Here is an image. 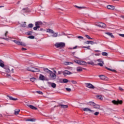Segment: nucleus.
Returning a JSON list of instances; mask_svg holds the SVG:
<instances>
[{
  "label": "nucleus",
  "instance_id": "49",
  "mask_svg": "<svg viewBox=\"0 0 124 124\" xmlns=\"http://www.w3.org/2000/svg\"><path fill=\"white\" fill-rule=\"evenodd\" d=\"M78 39H84V37H83L81 36H78Z\"/></svg>",
  "mask_w": 124,
  "mask_h": 124
},
{
  "label": "nucleus",
  "instance_id": "37",
  "mask_svg": "<svg viewBox=\"0 0 124 124\" xmlns=\"http://www.w3.org/2000/svg\"><path fill=\"white\" fill-rule=\"evenodd\" d=\"M75 7H76L77 8H78V9H83V8H85V7H79L78 6H75Z\"/></svg>",
  "mask_w": 124,
  "mask_h": 124
},
{
  "label": "nucleus",
  "instance_id": "26",
  "mask_svg": "<svg viewBox=\"0 0 124 124\" xmlns=\"http://www.w3.org/2000/svg\"><path fill=\"white\" fill-rule=\"evenodd\" d=\"M27 122H35V119L33 118L28 119L26 120Z\"/></svg>",
  "mask_w": 124,
  "mask_h": 124
},
{
  "label": "nucleus",
  "instance_id": "57",
  "mask_svg": "<svg viewBox=\"0 0 124 124\" xmlns=\"http://www.w3.org/2000/svg\"><path fill=\"white\" fill-rule=\"evenodd\" d=\"M120 36H122V37H124V34H119Z\"/></svg>",
  "mask_w": 124,
  "mask_h": 124
},
{
  "label": "nucleus",
  "instance_id": "33",
  "mask_svg": "<svg viewBox=\"0 0 124 124\" xmlns=\"http://www.w3.org/2000/svg\"><path fill=\"white\" fill-rule=\"evenodd\" d=\"M53 34L52 35V37H57L58 36V33H53Z\"/></svg>",
  "mask_w": 124,
  "mask_h": 124
},
{
  "label": "nucleus",
  "instance_id": "11",
  "mask_svg": "<svg viewBox=\"0 0 124 124\" xmlns=\"http://www.w3.org/2000/svg\"><path fill=\"white\" fill-rule=\"evenodd\" d=\"M63 75H70L72 74V73L69 72L68 70H65L62 72Z\"/></svg>",
  "mask_w": 124,
  "mask_h": 124
},
{
  "label": "nucleus",
  "instance_id": "30",
  "mask_svg": "<svg viewBox=\"0 0 124 124\" xmlns=\"http://www.w3.org/2000/svg\"><path fill=\"white\" fill-rule=\"evenodd\" d=\"M21 27H22V28H26V27H27V24H26V22L22 23V24H21Z\"/></svg>",
  "mask_w": 124,
  "mask_h": 124
},
{
  "label": "nucleus",
  "instance_id": "21",
  "mask_svg": "<svg viewBox=\"0 0 124 124\" xmlns=\"http://www.w3.org/2000/svg\"><path fill=\"white\" fill-rule=\"evenodd\" d=\"M7 34H8V31H6V32L4 34V37H2L1 38L2 39H5V40H7V38L5 37H7Z\"/></svg>",
  "mask_w": 124,
  "mask_h": 124
},
{
  "label": "nucleus",
  "instance_id": "59",
  "mask_svg": "<svg viewBox=\"0 0 124 124\" xmlns=\"http://www.w3.org/2000/svg\"><path fill=\"white\" fill-rule=\"evenodd\" d=\"M35 26H37V29H39V28H40V25H35Z\"/></svg>",
  "mask_w": 124,
  "mask_h": 124
},
{
  "label": "nucleus",
  "instance_id": "18",
  "mask_svg": "<svg viewBox=\"0 0 124 124\" xmlns=\"http://www.w3.org/2000/svg\"><path fill=\"white\" fill-rule=\"evenodd\" d=\"M43 70L44 71H45V72H46V73H48V74H50V73L51 72V70H49L48 68H43Z\"/></svg>",
  "mask_w": 124,
  "mask_h": 124
},
{
  "label": "nucleus",
  "instance_id": "55",
  "mask_svg": "<svg viewBox=\"0 0 124 124\" xmlns=\"http://www.w3.org/2000/svg\"><path fill=\"white\" fill-rule=\"evenodd\" d=\"M70 49H77V46L73 47V48H70Z\"/></svg>",
  "mask_w": 124,
  "mask_h": 124
},
{
  "label": "nucleus",
  "instance_id": "10",
  "mask_svg": "<svg viewBox=\"0 0 124 124\" xmlns=\"http://www.w3.org/2000/svg\"><path fill=\"white\" fill-rule=\"evenodd\" d=\"M83 111L85 112H91V113L94 112V110L91 109V108H83Z\"/></svg>",
  "mask_w": 124,
  "mask_h": 124
},
{
  "label": "nucleus",
  "instance_id": "25",
  "mask_svg": "<svg viewBox=\"0 0 124 124\" xmlns=\"http://www.w3.org/2000/svg\"><path fill=\"white\" fill-rule=\"evenodd\" d=\"M46 32H49V33H54V31L51 29H47Z\"/></svg>",
  "mask_w": 124,
  "mask_h": 124
},
{
  "label": "nucleus",
  "instance_id": "14",
  "mask_svg": "<svg viewBox=\"0 0 124 124\" xmlns=\"http://www.w3.org/2000/svg\"><path fill=\"white\" fill-rule=\"evenodd\" d=\"M107 8H108V9L114 10V9H115V6L112 5H108L107 6Z\"/></svg>",
  "mask_w": 124,
  "mask_h": 124
},
{
  "label": "nucleus",
  "instance_id": "60",
  "mask_svg": "<svg viewBox=\"0 0 124 124\" xmlns=\"http://www.w3.org/2000/svg\"><path fill=\"white\" fill-rule=\"evenodd\" d=\"M11 71L12 73H14V69L12 68Z\"/></svg>",
  "mask_w": 124,
  "mask_h": 124
},
{
  "label": "nucleus",
  "instance_id": "52",
  "mask_svg": "<svg viewBox=\"0 0 124 124\" xmlns=\"http://www.w3.org/2000/svg\"><path fill=\"white\" fill-rule=\"evenodd\" d=\"M119 91H121V92H123V91H124V89H123V88H122L121 87H119Z\"/></svg>",
  "mask_w": 124,
  "mask_h": 124
},
{
  "label": "nucleus",
  "instance_id": "40",
  "mask_svg": "<svg viewBox=\"0 0 124 124\" xmlns=\"http://www.w3.org/2000/svg\"><path fill=\"white\" fill-rule=\"evenodd\" d=\"M85 37L86 38H88V39H93V38H91V37H90V36H89L88 35H85Z\"/></svg>",
  "mask_w": 124,
  "mask_h": 124
},
{
  "label": "nucleus",
  "instance_id": "50",
  "mask_svg": "<svg viewBox=\"0 0 124 124\" xmlns=\"http://www.w3.org/2000/svg\"><path fill=\"white\" fill-rule=\"evenodd\" d=\"M71 82L72 83V84H77V81L75 80H72Z\"/></svg>",
  "mask_w": 124,
  "mask_h": 124
},
{
  "label": "nucleus",
  "instance_id": "41",
  "mask_svg": "<svg viewBox=\"0 0 124 124\" xmlns=\"http://www.w3.org/2000/svg\"><path fill=\"white\" fill-rule=\"evenodd\" d=\"M102 56H108V53L107 52H102Z\"/></svg>",
  "mask_w": 124,
  "mask_h": 124
},
{
  "label": "nucleus",
  "instance_id": "22",
  "mask_svg": "<svg viewBox=\"0 0 124 124\" xmlns=\"http://www.w3.org/2000/svg\"><path fill=\"white\" fill-rule=\"evenodd\" d=\"M93 108L95 109H100V105L95 104V105H94Z\"/></svg>",
  "mask_w": 124,
  "mask_h": 124
},
{
  "label": "nucleus",
  "instance_id": "23",
  "mask_svg": "<svg viewBox=\"0 0 124 124\" xmlns=\"http://www.w3.org/2000/svg\"><path fill=\"white\" fill-rule=\"evenodd\" d=\"M42 22L41 21H37L35 23V26H42Z\"/></svg>",
  "mask_w": 124,
  "mask_h": 124
},
{
  "label": "nucleus",
  "instance_id": "35",
  "mask_svg": "<svg viewBox=\"0 0 124 124\" xmlns=\"http://www.w3.org/2000/svg\"><path fill=\"white\" fill-rule=\"evenodd\" d=\"M28 38H30V39H34L35 37H34V36L31 35V36H28Z\"/></svg>",
  "mask_w": 124,
  "mask_h": 124
},
{
  "label": "nucleus",
  "instance_id": "6",
  "mask_svg": "<svg viewBox=\"0 0 124 124\" xmlns=\"http://www.w3.org/2000/svg\"><path fill=\"white\" fill-rule=\"evenodd\" d=\"M13 42H15L16 44H17V45H21L22 46H26L27 45L25 43H23L22 42L18 41L16 40H13Z\"/></svg>",
  "mask_w": 124,
  "mask_h": 124
},
{
  "label": "nucleus",
  "instance_id": "38",
  "mask_svg": "<svg viewBox=\"0 0 124 124\" xmlns=\"http://www.w3.org/2000/svg\"><path fill=\"white\" fill-rule=\"evenodd\" d=\"M35 80H36V78H30V80L31 81V82H34L35 81Z\"/></svg>",
  "mask_w": 124,
  "mask_h": 124
},
{
  "label": "nucleus",
  "instance_id": "53",
  "mask_svg": "<svg viewBox=\"0 0 124 124\" xmlns=\"http://www.w3.org/2000/svg\"><path fill=\"white\" fill-rule=\"evenodd\" d=\"M91 41L85 42L86 44H90Z\"/></svg>",
  "mask_w": 124,
  "mask_h": 124
},
{
  "label": "nucleus",
  "instance_id": "7",
  "mask_svg": "<svg viewBox=\"0 0 124 124\" xmlns=\"http://www.w3.org/2000/svg\"><path fill=\"white\" fill-rule=\"evenodd\" d=\"M112 103H113V104H114L115 105H119V104H123V101L122 100H113L112 101Z\"/></svg>",
  "mask_w": 124,
  "mask_h": 124
},
{
  "label": "nucleus",
  "instance_id": "31",
  "mask_svg": "<svg viewBox=\"0 0 124 124\" xmlns=\"http://www.w3.org/2000/svg\"><path fill=\"white\" fill-rule=\"evenodd\" d=\"M71 62H64V64L65 65H69V64H71Z\"/></svg>",
  "mask_w": 124,
  "mask_h": 124
},
{
  "label": "nucleus",
  "instance_id": "19",
  "mask_svg": "<svg viewBox=\"0 0 124 124\" xmlns=\"http://www.w3.org/2000/svg\"><path fill=\"white\" fill-rule=\"evenodd\" d=\"M27 106H28V107H30L31 109H32V110H37V108H36L31 105H28Z\"/></svg>",
  "mask_w": 124,
  "mask_h": 124
},
{
  "label": "nucleus",
  "instance_id": "46",
  "mask_svg": "<svg viewBox=\"0 0 124 124\" xmlns=\"http://www.w3.org/2000/svg\"><path fill=\"white\" fill-rule=\"evenodd\" d=\"M27 34L28 35H31L32 34V31H28Z\"/></svg>",
  "mask_w": 124,
  "mask_h": 124
},
{
  "label": "nucleus",
  "instance_id": "3",
  "mask_svg": "<svg viewBox=\"0 0 124 124\" xmlns=\"http://www.w3.org/2000/svg\"><path fill=\"white\" fill-rule=\"evenodd\" d=\"M56 48H59L60 49H62L65 47V43L64 42L56 43L55 44Z\"/></svg>",
  "mask_w": 124,
  "mask_h": 124
},
{
  "label": "nucleus",
  "instance_id": "62",
  "mask_svg": "<svg viewBox=\"0 0 124 124\" xmlns=\"http://www.w3.org/2000/svg\"><path fill=\"white\" fill-rule=\"evenodd\" d=\"M121 18H123V19H124V16H121Z\"/></svg>",
  "mask_w": 124,
  "mask_h": 124
},
{
  "label": "nucleus",
  "instance_id": "42",
  "mask_svg": "<svg viewBox=\"0 0 124 124\" xmlns=\"http://www.w3.org/2000/svg\"><path fill=\"white\" fill-rule=\"evenodd\" d=\"M33 24L31 23L28 25V28H33Z\"/></svg>",
  "mask_w": 124,
  "mask_h": 124
},
{
  "label": "nucleus",
  "instance_id": "27",
  "mask_svg": "<svg viewBox=\"0 0 124 124\" xmlns=\"http://www.w3.org/2000/svg\"><path fill=\"white\" fill-rule=\"evenodd\" d=\"M106 69H107L108 70H109V71H112V72H117V71H116V70L111 69L107 67H106Z\"/></svg>",
  "mask_w": 124,
  "mask_h": 124
},
{
  "label": "nucleus",
  "instance_id": "64",
  "mask_svg": "<svg viewBox=\"0 0 124 124\" xmlns=\"http://www.w3.org/2000/svg\"><path fill=\"white\" fill-rule=\"evenodd\" d=\"M40 31H43V29L41 28L40 30Z\"/></svg>",
  "mask_w": 124,
  "mask_h": 124
},
{
  "label": "nucleus",
  "instance_id": "56",
  "mask_svg": "<svg viewBox=\"0 0 124 124\" xmlns=\"http://www.w3.org/2000/svg\"><path fill=\"white\" fill-rule=\"evenodd\" d=\"M34 31H37V26L33 28Z\"/></svg>",
  "mask_w": 124,
  "mask_h": 124
},
{
  "label": "nucleus",
  "instance_id": "20",
  "mask_svg": "<svg viewBox=\"0 0 124 124\" xmlns=\"http://www.w3.org/2000/svg\"><path fill=\"white\" fill-rule=\"evenodd\" d=\"M105 34H107L109 36H110V37H111V38H114V35H113V33H112L107 32H105Z\"/></svg>",
  "mask_w": 124,
  "mask_h": 124
},
{
  "label": "nucleus",
  "instance_id": "13",
  "mask_svg": "<svg viewBox=\"0 0 124 124\" xmlns=\"http://www.w3.org/2000/svg\"><path fill=\"white\" fill-rule=\"evenodd\" d=\"M86 87L89 88V89H94V86L91 83H86Z\"/></svg>",
  "mask_w": 124,
  "mask_h": 124
},
{
  "label": "nucleus",
  "instance_id": "2",
  "mask_svg": "<svg viewBox=\"0 0 124 124\" xmlns=\"http://www.w3.org/2000/svg\"><path fill=\"white\" fill-rule=\"evenodd\" d=\"M27 70L28 71H31V72H39L40 71V69L37 68H35L31 66H29L27 68Z\"/></svg>",
  "mask_w": 124,
  "mask_h": 124
},
{
  "label": "nucleus",
  "instance_id": "8",
  "mask_svg": "<svg viewBox=\"0 0 124 124\" xmlns=\"http://www.w3.org/2000/svg\"><path fill=\"white\" fill-rule=\"evenodd\" d=\"M96 25L100 28H106V24L102 22H98Z\"/></svg>",
  "mask_w": 124,
  "mask_h": 124
},
{
  "label": "nucleus",
  "instance_id": "24",
  "mask_svg": "<svg viewBox=\"0 0 124 124\" xmlns=\"http://www.w3.org/2000/svg\"><path fill=\"white\" fill-rule=\"evenodd\" d=\"M95 103L93 102L90 101L88 103V105H91V106H93V107L94 106Z\"/></svg>",
  "mask_w": 124,
  "mask_h": 124
},
{
  "label": "nucleus",
  "instance_id": "58",
  "mask_svg": "<svg viewBox=\"0 0 124 124\" xmlns=\"http://www.w3.org/2000/svg\"><path fill=\"white\" fill-rule=\"evenodd\" d=\"M62 71H58V74L61 75V74H62Z\"/></svg>",
  "mask_w": 124,
  "mask_h": 124
},
{
  "label": "nucleus",
  "instance_id": "15",
  "mask_svg": "<svg viewBox=\"0 0 124 124\" xmlns=\"http://www.w3.org/2000/svg\"><path fill=\"white\" fill-rule=\"evenodd\" d=\"M83 69H86L84 68H82L81 67H77V71H78V72H81L83 71Z\"/></svg>",
  "mask_w": 124,
  "mask_h": 124
},
{
  "label": "nucleus",
  "instance_id": "63",
  "mask_svg": "<svg viewBox=\"0 0 124 124\" xmlns=\"http://www.w3.org/2000/svg\"><path fill=\"white\" fill-rule=\"evenodd\" d=\"M95 52H100V50H95Z\"/></svg>",
  "mask_w": 124,
  "mask_h": 124
},
{
  "label": "nucleus",
  "instance_id": "61",
  "mask_svg": "<svg viewBox=\"0 0 124 124\" xmlns=\"http://www.w3.org/2000/svg\"><path fill=\"white\" fill-rule=\"evenodd\" d=\"M7 77H11V76L10 75V74H7Z\"/></svg>",
  "mask_w": 124,
  "mask_h": 124
},
{
  "label": "nucleus",
  "instance_id": "28",
  "mask_svg": "<svg viewBox=\"0 0 124 124\" xmlns=\"http://www.w3.org/2000/svg\"><path fill=\"white\" fill-rule=\"evenodd\" d=\"M96 97L98 99H100V100H102V99H103L102 95H98L96 96Z\"/></svg>",
  "mask_w": 124,
  "mask_h": 124
},
{
  "label": "nucleus",
  "instance_id": "5",
  "mask_svg": "<svg viewBox=\"0 0 124 124\" xmlns=\"http://www.w3.org/2000/svg\"><path fill=\"white\" fill-rule=\"evenodd\" d=\"M75 62H76L78 64H79L80 65H87V62L82 61L75 60Z\"/></svg>",
  "mask_w": 124,
  "mask_h": 124
},
{
  "label": "nucleus",
  "instance_id": "51",
  "mask_svg": "<svg viewBox=\"0 0 124 124\" xmlns=\"http://www.w3.org/2000/svg\"><path fill=\"white\" fill-rule=\"evenodd\" d=\"M90 46H83V48H86L87 49H88V50H91V48H90Z\"/></svg>",
  "mask_w": 124,
  "mask_h": 124
},
{
  "label": "nucleus",
  "instance_id": "44",
  "mask_svg": "<svg viewBox=\"0 0 124 124\" xmlns=\"http://www.w3.org/2000/svg\"><path fill=\"white\" fill-rule=\"evenodd\" d=\"M90 44H91L92 45H93V44H96V43L93 41H90Z\"/></svg>",
  "mask_w": 124,
  "mask_h": 124
},
{
  "label": "nucleus",
  "instance_id": "16",
  "mask_svg": "<svg viewBox=\"0 0 124 124\" xmlns=\"http://www.w3.org/2000/svg\"><path fill=\"white\" fill-rule=\"evenodd\" d=\"M7 97H9L10 100H13L14 101H16V100H18L17 98H13V97L9 95L7 96Z\"/></svg>",
  "mask_w": 124,
  "mask_h": 124
},
{
  "label": "nucleus",
  "instance_id": "48",
  "mask_svg": "<svg viewBox=\"0 0 124 124\" xmlns=\"http://www.w3.org/2000/svg\"><path fill=\"white\" fill-rule=\"evenodd\" d=\"M66 91H67V92H71V89L66 88Z\"/></svg>",
  "mask_w": 124,
  "mask_h": 124
},
{
  "label": "nucleus",
  "instance_id": "9",
  "mask_svg": "<svg viewBox=\"0 0 124 124\" xmlns=\"http://www.w3.org/2000/svg\"><path fill=\"white\" fill-rule=\"evenodd\" d=\"M60 106H61V108H63L64 109H65L66 108H68V106L66 105H61L59 104L58 106H54L55 107H60Z\"/></svg>",
  "mask_w": 124,
  "mask_h": 124
},
{
  "label": "nucleus",
  "instance_id": "47",
  "mask_svg": "<svg viewBox=\"0 0 124 124\" xmlns=\"http://www.w3.org/2000/svg\"><path fill=\"white\" fill-rule=\"evenodd\" d=\"M96 62H102V63H104L102 61H101V59H98Z\"/></svg>",
  "mask_w": 124,
  "mask_h": 124
},
{
  "label": "nucleus",
  "instance_id": "17",
  "mask_svg": "<svg viewBox=\"0 0 124 124\" xmlns=\"http://www.w3.org/2000/svg\"><path fill=\"white\" fill-rule=\"evenodd\" d=\"M39 79L41 81H44L45 80V76H44L43 75L40 74L39 76Z\"/></svg>",
  "mask_w": 124,
  "mask_h": 124
},
{
  "label": "nucleus",
  "instance_id": "32",
  "mask_svg": "<svg viewBox=\"0 0 124 124\" xmlns=\"http://www.w3.org/2000/svg\"><path fill=\"white\" fill-rule=\"evenodd\" d=\"M68 82H69V80L66 78L63 79V83H68Z\"/></svg>",
  "mask_w": 124,
  "mask_h": 124
},
{
  "label": "nucleus",
  "instance_id": "45",
  "mask_svg": "<svg viewBox=\"0 0 124 124\" xmlns=\"http://www.w3.org/2000/svg\"><path fill=\"white\" fill-rule=\"evenodd\" d=\"M36 93L39 94H43V93H42L41 91H36Z\"/></svg>",
  "mask_w": 124,
  "mask_h": 124
},
{
  "label": "nucleus",
  "instance_id": "34",
  "mask_svg": "<svg viewBox=\"0 0 124 124\" xmlns=\"http://www.w3.org/2000/svg\"><path fill=\"white\" fill-rule=\"evenodd\" d=\"M51 87L52 88H55L56 87V85L55 83H51Z\"/></svg>",
  "mask_w": 124,
  "mask_h": 124
},
{
  "label": "nucleus",
  "instance_id": "39",
  "mask_svg": "<svg viewBox=\"0 0 124 124\" xmlns=\"http://www.w3.org/2000/svg\"><path fill=\"white\" fill-rule=\"evenodd\" d=\"M95 65H99L100 66H103V63H98L97 64H95Z\"/></svg>",
  "mask_w": 124,
  "mask_h": 124
},
{
  "label": "nucleus",
  "instance_id": "29",
  "mask_svg": "<svg viewBox=\"0 0 124 124\" xmlns=\"http://www.w3.org/2000/svg\"><path fill=\"white\" fill-rule=\"evenodd\" d=\"M20 112V109H16L15 111V114L16 115H18Z\"/></svg>",
  "mask_w": 124,
  "mask_h": 124
},
{
  "label": "nucleus",
  "instance_id": "43",
  "mask_svg": "<svg viewBox=\"0 0 124 124\" xmlns=\"http://www.w3.org/2000/svg\"><path fill=\"white\" fill-rule=\"evenodd\" d=\"M94 116H98L99 115V112L96 111L95 113H94Z\"/></svg>",
  "mask_w": 124,
  "mask_h": 124
},
{
  "label": "nucleus",
  "instance_id": "54",
  "mask_svg": "<svg viewBox=\"0 0 124 124\" xmlns=\"http://www.w3.org/2000/svg\"><path fill=\"white\" fill-rule=\"evenodd\" d=\"M22 51H26L27 50V48L22 47L21 48Z\"/></svg>",
  "mask_w": 124,
  "mask_h": 124
},
{
  "label": "nucleus",
  "instance_id": "1",
  "mask_svg": "<svg viewBox=\"0 0 124 124\" xmlns=\"http://www.w3.org/2000/svg\"><path fill=\"white\" fill-rule=\"evenodd\" d=\"M0 67H2L5 70L6 73H10L11 71L10 70V67L9 65L4 64V62L0 59Z\"/></svg>",
  "mask_w": 124,
  "mask_h": 124
},
{
  "label": "nucleus",
  "instance_id": "4",
  "mask_svg": "<svg viewBox=\"0 0 124 124\" xmlns=\"http://www.w3.org/2000/svg\"><path fill=\"white\" fill-rule=\"evenodd\" d=\"M49 77L52 79V80H55L57 78V75L55 73H53V71H50V72L49 74Z\"/></svg>",
  "mask_w": 124,
  "mask_h": 124
},
{
  "label": "nucleus",
  "instance_id": "12",
  "mask_svg": "<svg viewBox=\"0 0 124 124\" xmlns=\"http://www.w3.org/2000/svg\"><path fill=\"white\" fill-rule=\"evenodd\" d=\"M99 77L100 78L101 80H105L106 81L107 80V77L103 75H99Z\"/></svg>",
  "mask_w": 124,
  "mask_h": 124
},
{
  "label": "nucleus",
  "instance_id": "36",
  "mask_svg": "<svg viewBox=\"0 0 124 124\" xmlns=\"http://www.w3.org/2000/svg\"><path fill=\"white\" fill-rule=\"evenodd\" d=\"M87 63H88V64H91V65H95V64H94L93 62H88Z\"/></svg>",
  "mask_w": 124,
  "mask_h": 124
}]
</instances>
